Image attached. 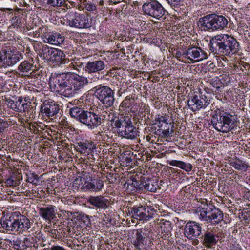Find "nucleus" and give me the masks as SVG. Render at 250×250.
<instances>
[{
  "label": "nucleus",
  "mask_w": 250,
  "mask_h": 250,
  "mask_svg": "<svg viewBox=\"0 0 250 250\" xmlns=\"http://www.w3.org/2000/svg\"><path fill=\"white\" fill-rule=\"evenodd\" d=\"M168 164L171 166L178 167L188 172H190L192 168V166L190 164L186 163L181 161L172 160L169 161Z\"/></svg>",
  "instance_id": "obj_28"
},
{
  "label": "nucleus",
  "mask_w": 250,
  "mask_h": 250,
  "mask_svg": "<svg viewBox=\"0 0 250 250\" xmlns=\"http://www.w3.org/2000/svg\"><path fill=\"white\" fill-rule=\"evenodd\" d=\"M18 102H20V104H19V108L20 109V112H21V110H22V109L21 108L22 107L24 103H25V101H24L23 100V98L22 97H19L18 99Z\"/></svg>",
  "instance_id": "obj_46"
},
{
  "label": "nucleus",
  "mask_w": 250,
  "mask_h": 250,
  "mask_svg": "<svg viewBox=\"0 0 250 250\" xmlns=\"http://www.w3.org/2000/svg\"><path fill=\"white\" fill-rule=\"evenodd\" d=\"M83 4L84 5L85 9L88 11H93L96 10V6L95 4L87 2L85 0H83Z\"/></svg>",
  "instance_id": "obj_39"
},
{
  "label": "nucleus",
  "mask_w": 250,
  "mask_h": 250,
  "mask_svg": "<svg viewBox=\"0 0 250 250\" xmlns=\"http://www.w3.org/2000/svg\"><path fill=\"white\" fill-rule=\"evenodd\" d=\"M250 32H248V34L249 37L250 39Z\"/></svg>",
  "instance_id": "obj_61"
},
{
  "label": "nucleus",
  "mask_w": 250,
  "mask_h": 250,
  "mask_svg": "<svg viewBox=\"0 0 250 250\" xmlns=\"http://www.w3.org/2000/svg\"><path fill=\"white\" fill-rule=\"evenodd\" d=\"M142 230H138L135 234V239L134 240L133 245L135 247L139 250H141V247L144 245V242L145 237L142 234Z\"/></svg>",
  "instance_id": "obj_29"
},
{
  "label": "nucleus",
  "mask_w": 250,
  "mask_h": 250,
  "mask_svg": "<svg viewBox=\"0 0 250 250\" xmlns=\"http://www.w3.org/2000/svg\"><path fill=\"white\" fill-rule=\"evenodd\" d=\"M142 184L145 189L149 191L155 192L157 189V182L154 180H147V183L145 182L144 185L143 184Z\"/></svg>",
  "instance_id": "obj_33"
},
{
  "label": "nucleus",
  "mask_w": 250,
  "mask_h": 250,
  "mask_svg": "<svg viewBox=\"0 0 250 250\" xmlns=\"http://www.w3.org/2000/svg\"><path fill=\"white\" fill-rule=\"evenodd\" d=\"M104 62L101 60L88 62L84 67L85 71L88 73H98L105 68Z\"/></svg>",
  "instance_id": "obj_21"
},
{
  "label": "nucleus",
  "mask_w": 250,
  "mask_h": 250,
  "mask_svg": "<svg viewBox=\"0 0 250 250\" xmlns=\"http://www.w3.org/2000/svg\"><path fill=\"white\" fill-rule=\"evenodd\" d=\"M27 181L32 184L34 183L35 180L38 179V175L35 173H30V174L27 175Z\"/></svg>",
  "instance_id": "obj_42"
},
{
  "label": "nucleus",
  "mask_w": 250,
  "mask_h": 250,
  "mask_svg": "<svg viewBox=\"0 0 250 250\" xmlns=\"http://www.w3.org/2000/svg\"><path fill=\"white\" fill-rule=\"evenodd\" d=\"M210 50L215 54L230 56L236 54L240 49L238 42L228 34H218L210 40Z\"/></svg>",
  "instance_id": "obj_1"
},
{
  "label": "nucleus",
  "mask_w": 250,
  "mask_h": 250,
  "mask_svg": "<svg viewBox=\"0 0 250 250\" xmlns=\"http://www.w3.org/2000/svg\"><path fill=\"white\" fill-rule=\"evenodd\" d=\"M87 203L93 206V208L107 209L109 206V201L102 195L90 196L87 199Z\"/></svg>",
  "instance_id": "obj_18"
},
{
  "label": "nucleus",
  "mask_w": 250,
  "mask_h": 250,
  "mask_svg": "<svg viewBox=\"0 0 250 250\" xmlns=\"http://www.w3.org/2000/svg\"><path fill=\"white\" fill-rule=\"evenodd\" d=\"M102 132H99V134H98V137H99V139L101 138L102 140L105 141L108 138V137L106 134H102Z\"/></svg>",
  "instance_id": "obj_49"
},
{
  "label": "nucleus",
  "mask_w": 250,
  "mask_h": 250,
  "mask_svg": "<svg viewBox=\"0 0 250 250\" xmlns=\"http://www.w3.org/2000/svg\"><path fill=\"white\" fill-rule=\"evenodd\" d=\"M92 90L103 104V107L108 108L113 106L115 100L114 92L109 86L99 85L93 87Z\"/></svg>",
  "instance_id": "obj_9"
},
{
  "label": "nucleus",
  "mask_w": 250,
  "mask_h": 250,
  "mask_svg": "<svg viewBox=\"0 0 250 250\" xmlns=\"http://www.w3.org/2000/svg\"><path fill=\"white\" fill-rule=\"evenodd\" d=\"M141 185V183H139V182L137 181H133L132 183V185H133L137 190L142 188Z\"/></svg>",
  "instance_id": "obj_47"
},
{
  "label": "nucleus",
  "mask_w": 250,
  "mask_h": 250,
  "mask_svg": "<svg viewBox=\"0 0 250 250\" xmlns=\"http://www.w3.org/2000/svg\"><path fill=\"white\" fill-rule=\"evenodd\" d=\"M70 73H67V74H62L57 75L56 77L53 78L51 81L50 83L52 82L54 83V86L60 92V93L62 96L68 97V96L66 95L65 91L67 90V88L69 86V84H68L66 80V77L69 76L70 77Z\"/></svg>",
  "instance_id": "obj_17"
},
{
  "label": "nucleus",
  "mask_w": 250,
  "mask_h": 250,
  "mask_svg": "<svg viewBox=\"0 0 250 250\" xmlns=\"http://www.w3.org/2000/svg\"><path fill=\"white\" fill-rule=\"evenodd\" d=\"M70 115L88 129L97 128L102 123L101 117L94 112L84 110L83 108L75 106L69 109Z\"/></svg>",
  "instance_id": "obj_3"
},
{
  "label": "nucleus",
  "mask_w": 250,
  "mask_h": 250,
  "mask_svg": "<svg viewBox=\"0 0 250 250\" xmlns=\"http://www.w3.org/2000/svg\"><path fill=\"white\" fill-rule=\"evenodd\" d=\"M182 55L192 62H199L208 58V54L204 50L195 46L189 47L183 53Z\"/></svg>",
  "instance_id": "obj_14"
},
{
  "label": "nucleus",
  "mask_w": 250,
  "mask_h": 250,
  "mask_svg": "<svg viewBox=\"0 0 250 250\" xmlns=\"http://www.w3.org/2000/svg\"><path fill=\"white\" fill-rule=\"evenodd\" d=\"M195 213L201 220L206 221L213 225L218 224L223 219V214L220 209L216 208H211L208 205L198 207Z\"/></svg>",
  "instance_id": "obj_7"
},
{
  "label": "nucleus",
  "mask_w": 250,
  "mask_h": 250,
  "mask_svg": "<svg viewBox=\"0 0 250 250\" xmlns=\"http://www.w3.org/2000/svg\"><path fill=\"white\" fill-rule=\"evenodd\" d=\"M8 127V123L0 118V134L3 133Z\"/></svg>",
  "instance_id": "obj_40"
},
{
  "label": "nucleus",
  "mask_w": 250,
  "mask_h": 250,
  "mask_svg": "<svg viewBox=\"0 0 250 250\" xmlns=\"http://www.w3.org/2000/svg\"><path fill=\"white\" fill-rule=\"evenodd\" d=\"M211 123L214 128L218 131L232 133L237 129L234 116L227 113H220L213 116Z\"/></svg>",
  "instance_id": "obj_5"
},
{
  "label": "nucleus",
  "mask_w": 250,
  "mask_h": 250,
  "mask_svg": "<svg viewBox=\"0 0 250 250\" xmlns=\"http://www.w3.org/2000/svg\"><path fill=\"white\" fill-rule=\"evenodd\" d=\"M112 125L117 129L119 136L128 139H134L139 135L138 129L133 125L131 115L121 116L113 121Z\"/></svg>",
  "instance_id": "obj_4"
},
{
  "label": "nucleus",
  "mask_w": 250,
  "mask_h": 250,
  "mask_svg": "<svg viewBox=\"0 0 250 250\" xmlns=\"http://www.w3.org/2000/svg\"><path fill=\"white\" fill-rule=\"evenodd\" d=\"M210 104V100L206 95H194L190 97L188 101L189 108L195 112L201 108H205Z\"/></svg>",
  "instance_id": "obj_15"
},
{
  "label": "nucleus",
  "mask_w": 250,
  "mask_h": 250,
  "mask_svg": "<svg viewBox=\"0 0 250 250\" xmlns=\"http://www.w3.org/2000/svg\"><path fill=\"white\" fill-rule=\"evenodd\" d=\"M146 139L148 141H149L151 139V137L149 136H147Z\"/></svg>",
  "instance_id": "obj_58"
},
{
  "label": "nucleus",
  "mask_w": 250,
  "mask_h": 250,
  "mask_svg": "<svg viewBox=\"0 0 250 250\" xmlns=\"http://www.w3.org/2000/svg\"><path fill=\"white\" fill-rule=\"evenodd\" d=\"M168 3L175 11H179L184 9L185 5L183 4V0H166Z\"/></svg>",
  "instance_id": "obj_31"
},
{
  "label": "nucleus",
  "mask_w": 250,
  "mask_h": 250,
  "mask_svg": "<svg viewBox=\"0 0 250 250\" xmlns=\"http://www.w3.org/2000/svg\"><path fill=\"white\" fill-rule=\"evenodd\" d=\"M54 51H55V48H50L47 45H44L41 49V56L44 59L50 61L52 58Z\"/></svg>",
  "instance_id": "obj_30"
},
{
  "label": "nucleus",
  "mask_w": 250,
  "mask_h": 250,
  "mask_svg": "<svg viewBox=\"0 0 250 250\" xmlns=\"http://www.w3.org/2000/svg\"><path fill=\"white\" fill-rule=\"evenodd\" d=\"M0 223L4 229L18 233L27 231L31 227L30 221L26 216L21 214L18 215L15 213L8 218H1Z\"/></svg>",
  "instance_id": "obj_2"
},
{
  "label": "nucleus",
  "mask_w": 250,
  "mask_h": 250,
  "mask_svg": "<svg viewBox=\"0 0 250 250\" xmlns=\"http://www.w3.org/2000/svg\"><path fill=\"white\" fill-rule=\"evenodd\" d=\"M193 240L192 241V244L194 246H196L198 245L199 243V241L198 240L196 239V238H194Z\"/></svg>",
  "instance_id": "obj_53"
},
{
  "label": "nucleus",
  "mask_w": 250,
  "mask_h": 250,
  "mask_svg": "<svg viewBox=\"0 0 250 250\" xmlns=\"http://www.w3.org/2000/svg\"><path fill=\"white\" fill-rule=\"evenodd\" d=\"M66 23L70 27L78 29L88 28L92 24V19L87 15L71 11L66 16Z\"/></svg>",
  "instance_id": "obj_8"
},
{
  "label": "nucleus",
  "mask_w": 250,
  "mask_h": 250,
  "mask_svg": "<svg viewBox=\"0 0 250 250\" xmlns=\"http://www.w3.org/2000/svg\"><path fill=\"white\" fill-rule=\"evenodd\" d=\"M231 250H242V248L238 244H234L231 247Z\"/></svg>",
  "instance_id": "obj_48"
},
{
  "label": "nucleus",
  "mask_w": 250,
  "mask_h": 250,
  "mask_svg": "<svg viewBox=\"0 0 250 250\" xmlns=\"http://www.w3.org/2000/svg\"><path fill=\"white\" fill-rule=\"evenodd\" d=\"M208 83H209L212 87L215 89L216 91H219V89L223 86L221 80L217 77L211 79H208Z\"/></svg>",
  "instance_id": "obj_32"
},
{
  "label": "nucleus",
  "mask_w": 250,
  "mask_h": 250,
  "mask_svg": "<svg viewBox=\"0 0 250 250\" xmlns=\"http://www.w3.org/2000/svg\"><path fill=\"white\" fill-rule=\"evenodd\" d=\"M133 99L129 96L126 97L125 100L121 103L120 108H127L131 105V100Z\"/></svg>",
  "instance_id": "obj_37"
},
{
  "label": "nucleus",
  "mask_w": 250,
  "mask_h": 250,
  "mask_svg": "<svg viewBox=\"0 0 250 250\" xmlns=\"http://www.w3.org/2000/svg\"><path fill=\"white\" fill-rule=\"evenodd\" d=\"M199 22L204 30L214 31L222 30L227 27L228 21L223 16L211 14L201 18Z\"/></svg>",
  "instance_id": "obj_6"
},
{
  "label": "nucleus",
  "mask_w": 250,
  "mask_h": 250,
  "mask_svg": "<svg viewBox=\"0 0 250 250\" xmlns=\"http://www.w3.org/2000/svg\"><path fill=\"white\" fill-rule=\"evenodd\" d=\"M64 2V0H47V4L52 7L61 6Z\"/></svg>",
  "instance_id": "obj_36"
},
{
  "label": "nucleus",
  "mask_w": 250,
  "mask_h": 250,
  "mask_svg": "<svg viewBox=\"0 0 250 250\" xmlns=\"http://www.w3.org/2000/svg\"><path fill=\"white\" fill-rule=\"evenodd\" d=\"M104 186V182L99 179H91L90 181H85L83 184V189L91 192H98L102 190Z\"/></svg>",
  "instance_id": "obj_20"
},
{
  "label": "nucleus",
  "mask_w": 250,
  "mask_h": 250,
  "mask_svg": "<svg viewBox=\"0 0 250 250\" xmlns=\"http://www.w3.org/2000/svg\"><path fill=\"white\" fill-rule=\"evenodd\" d=\"M39 214L44 220L50 221L55 217V207L49 205L41 207L39 208Z\"/></svg>",
  "instance_id": "obj_22"
},
{
  "label": "nucleus",
  "mask_w": 250,
  "mask_h": 250,
  "mask_svg": "<svg viewBox=\"0 0 250 250\" xmlns=\"http://www.w3.org/2000/svg\"><path fill=\"white\" fill-rule=\"evenodd\" d=\"M162 123H161L160 124H159V125H158V126H159V127H162Z\"/></svg>",
  "instance_id": "obj_60"
},
{
  "label": "nucleus",
  "mask_w": 250,
  "mask_h": 250,
  "mask_svg": "<svg viewBox=\"0 0 250 250\" xmlns=\"http://www.w3.org/2000/svg\"><path fill=\"white\" fill-rule=\"evenodd\" d=\"M157 121L159 123V124H160L161 123H167V119H165V117L161 116V117H159L157 119Z\"/></svg>",
  "instance_id": "obj_52"
},
{
  "label": "nucleus",
  "mask_w": 250,
  "mask_h": 250,
  "mask_svg": "<svg viewBox=\"0 0 250 250\" xmlns=\"http://www.w3.org/2000/svg\"><path fill=\"white\" fill-rule=\"evenodd\" d=\"M157 224L160 225L161 231L165 233V235H169L172 230L171 223L170 221L165 219H158Z\"/></svg>",
  "instance_id": "obj_27"
},
{
  "label": "nucleus",
  "mask_w": 250,
  "mask_h": 250,
  "mask_svg": "<svg viewBox=\"0 0 250 250\" xmlns=\"http://www.w3.org/2000/svg\"><path fill=\"white\" fill-rule=\"evenodd\" d=\"M50 250H66V249L61 246L53 245L50 248Z\"/></svg>",
  "instance_id": "obj_45"
},
{
  "label": "nucleus",
  "mask_w": 250,
  "mask_h": 250,
  "mask_svg": "<svg viewBox=\"0 0 250 250\" xmlns=\"http://www.w3.org/2000/svg\"><path fill=\"white\" fill-rule=\"evenodd\" d=\"M69 79H70L71 83H69V86L67 88L65 93L68 97L75 96L88 83L87 78L82 76L71 74Z\"/></svg>",
  "instance_id": "obj_10"
},
{
  "label": "nucleus",
  "mask_w": 250,
  "mask_h": 250,
  "mask_svg": "<svg viewBox=\"0 0 250 250\" xmlns=\"http://www.w3.org/2000/svg\"><path fill=\"white\" fill-rule=\"evenodd\" d=\"M59 110V106L54 101H45L41 106V113L49 117L56 115Z\"/></svg>",
  "instance_id": "obj_19"
},
{
  "label": "nucleus",
  "mask_w": 250,
  "mask_h": 250,
  "mask_svg": "<svg viewBox=\"0 0 250 250\" xmlns=\"http://www.w3.org/2000/svg\"><path fill=\"white\" fill-rule=\"evenodd\" d=\"M181 56H183L182 54H181L180 53H179V52H178V53L177 52V53H176V57H177V58H179V57H180Z\"/></svg>",
  "instance_id": "obj_55"
},
{
  "label": "nucleus",
  "mask_w": 250,
  "mask_h": 250,
  "mask_svg": "<svg viewBox=\"0 0 250 250\" xmlns=\"http://www.w3.org/2000/svg\"><path fill=\"white\" fill-rule=\"evenodd\" d=\"M14 247H16L17 248H19L20 247V244L19 243H16L14 244Z\"/></svg>",
  "instance_id": "obj_57"
},
{
  "label": "nucleus",
  "mask_w": 250,
  "mask_h": 250,
  "mask_svg": "<svg viewBox=\"0 0 250 250\" xmlns=\"http://www.w3.org/2000/svg\"><path fill=\"white\" fill-rule=\"evenodd\" d=\"M144 109V112L147 114H149L150 112V109L148 105L146 104L143 107Z\"/></svg>",
  "instance_id": "obj_51"
},
{
  "label": "nucleus",
  "mask_w": 250,
  "mask_h": 250,
  "mask_svg": "<svg viewBox=\"0 0 250 250\" xmlns=\"http://www.w3.org/2000/svg\"><path fill=\"white\" fill-rule=\"evenodd\" d=\"M69 60L66 58V56L63 51L61 50L55 48L52 55V58L50 62H55L58 64H64L67 63Z\"/></svg>",
  "instance_id": "obj_26"
},
{
  "label": "nucleus",
  "mask_w": 250,
  "mask_h": 250,
  "mask_svg": "<svg viewBox=\"0 0 250 250\" xmlns=\"http://www.w3.org/2000/svg\"><path fill=\"white\" fill-rule=\"evenodd\" d=\"M231 165L235 168L238 170H245L247 166L243 161L238 160L231 163Z\"/></svg>",
  "instance_id": "obj_35"
},
{
  "label": "nucleus",
  "mask_w": 250,
  "mask_h": 250,
  "mask_svg": "<svg viewBox=\"0 0 250 250\" xmlns=\"http://www.w3.org/2000/svg\"><path fill=\"white\" fill-rule=\"evenodd\" d=\"M19 104H20V102H18V100L15 102L13 100H10L8 101V104H10L11 108L16 112H20Z\"/></svg>",
  "instance_id": "obj_38"
},
{
  "label": "nucleus",
  "mask_w": 250,
  "mask_h": 250,
  "mask_svg": "<svg viewBox=\"0 0 250 250\" xmlns=\"http://www.w3.org/2000/svg\"><path fill=\"white\" fill-rule=\"evenodd\" d=\"M33 67V64L27 61L22 62L18 66V70L22 73L28 72Z\"/></svg>",
  "instance_id": "obj_34"
},
{
  "label": "nucleus",
  "mask_w": 250,
  "mask_h": 250,
  "mask_svg": "<svg viewBox=\"0 0 250 250\" xmlns=\"http://www.w3.org/2000/svg\"><path fill=\"white\" fill-rule=\"evenodd\" d=\"M131 212L134 218L148 221L154 217L156 213V210L150 206H136L131 208Z\"/></svg>",
  "instance_id": "obj_12"
},
{
  "label": "nucleus",
  "mask_w": 250,
  "mask_h": 250,
  "mask_svg": "<svg viewBox=\"0 0 250 250\" xmlns=\"http://www.w3.org/2000/svg\"><path fill=\"white\" fill-rule=\"evenodd\" d=\"M142 10L145 15L157 20L162 18L166 12L162 5L156 0H150L144 3Z\"/></svg>",
  "instance_id": "obj_11"
},
{
  "label": "nucleus",
  "mask_w": 250,
  "mask_h": 250,
  "mask_svg": "<svg viewBox=\"0 0 250 250\" xmlns=\"http://www.w3.org/2000/svg\"><path fill=\"white\" fill-rule=\"evenodd\" d=\"M98 79H99V77H95V78H94L93 81H96L98 80Z\"/></svg>",
  "instance_id": "obj_59"
},
{
  "label": "nucleus",
  "mask_w": 250,
  "mask_h": 250,
  "mask_svg": "<svg viewBox=\"0 0 250 250\" xmlns=\"http://www.w3.org/2000/svg\"><path fill=\"white\" fill-rule=\"evenodd\" d=\"M0 53V60L6 66H12L23 58L22 55L16 49L10 48Z\"/></svg>",
  "instance_id": "obj_13"
},
{
  "label": "nucleus",
  "mask_w": 250,
  "mask_h": 250,
  "mask_svg": "<svg viewBox=\"0 0 250 250\" xmlns=\"http://www.w3.org/2000/svg\"><path fill=\"white\" fill-rule=\"evenodd\" d=\"M201 238L203 244L207 248H211L217 243V240L212 231H206L202 236Z\"/></svg>",
  "instance_id": "obj_24"
},
{
  "label": "nucleus",
  "mask_w": 250,
  "mask_h": 250,
  "mask_svg": "<svg viewBox=\"0 0 250 250\" xmlns=\"http://www.w3.org/2000/svg\"><path fill=\"white\" fill-rule=\"evenodd\" d=\"M95 148V146L93 143L88 140L80 141L77 143L76 146L77 151L85 154H88Z\"/></svg>",
  "instance_id": "obj_25"
},
{
  "label": "nucleus",
  "mask_w": 250,
  "mask_h": 250,
  "mask_svg": "<svg viewBox=\"0 0 250 250\" xmlns=\"http://www.w3.org/2000/svg\"><path fill=\"white\" fill-rule=\"evenodd\" d=\"M170 135V133L169 128L161 130V137L166 138L167 137L169 136Z\"/></svg>",
  "instance_id": "obj_44"
},
{
  "label": "nucleus",
  "mask_w": 250,
  "mask_h": 250,
  "mask_svg": "<svg viewBox=\"0 0 250 250\" xmlns=\"http://www.w3.org/2000/svg\"><path fill=\"white\" fill-rule=\"evenodd\" d=\"M30 108V105H29L28 103H27L26 101H25V103H24L22 107L21 108L22 110H21V112L25 113V114L28 113V112L29 111Z\"/></svg>",
  "instance_id": "obj_43"
},
{
  "label": "nucleus",
  "mask_w": 250,
  "mask_h": 250,
  "mask_svg": "<svg viewBox=\"0 0 250 250\" xmlns=\"http://www.w3.org/2000/svg\"><path fill=\"white\" fill-rule=\"evenodd\" d=\"M65 39L64 36L59 33L47 34L43 38V41L52 45H58L63 43Z\"/></svg>",
  "instance_id": "obj_23"
},
{
  "label": "nucleus",
  "mask_w": 250,
  "mask_h": 250,
  "mask_svg": "<svg viewBox=\"0 0 250 250\" xmlns=\"http://www.w3.org/2000/svg\"><path fill=\"white\" fill-rule=\"evenodd\" d=\"M29 241V238H25L24 239V243H26Z\"/></svg>",
  "instance_id": "obj_56"
},
{
  "label": "nucleus",
  "mask_w": 250,
  "mask_h": 250,
  "mask_svg": "<svg viewBox=\"0 0 250 250\" xmlns=\"http://www.w3.org/2000/svg\"><path fill=\"white\" fill-rule=\"evenodd\" d=\"M154 134L159 135L161 137V129H158L154 132Z\"/></svg>",
  "instance_id": "obj_54"
},
{
  "label": "nucleus",
  "mask_w": 250,
  "mask_h": 250,
  "mask_svg": "<svg viewBox=\"0 0 250 250\" xmlns=\"http://www.w3.org/2000/svg\"><path fill=\"white\" fill-rule=\"evenodd\" d=\"M11 23L13 26L16 27V26H19V25L21 23L20 18L16 16H13L11 19Z\"/></svg>",
  "instance_id": "obj_41"
},
{
  "label": "nucleus",
  "mask_w": 250,
  "mask_h": 250,
  "mask_svg": "<svg viewBox=\"0 0 250 250\" xmlns=\"http://www.w3.org/2000/svg\"><path fill=\"white\" fill-rule=\"evenodd\" d=\"M104 1L103 0H100L99 2V9L102 11H104L105 9V7L104 6Z\"/></svg>",
  "instance_id": "obj_50"
},
{
  "label": "nucleus",
  "mask_w": 250,
  "mask_h": 250,
  "mask_svg": "<svg viewBox=\"0 0 250 250\" xmlns=\"http://www.w3.org/2000/svg\"><path fill=\"white\" fill-rule=\"evenodd\" d=\"M184 233L186 237L193 239L199 236L202 232L201 225L194 221H189L184 226Z\"/></svg>",
  "instance_id": "obj_16"
}]
</instances>
